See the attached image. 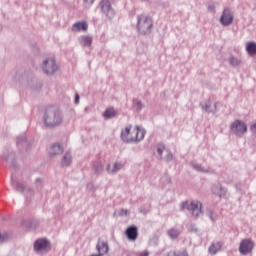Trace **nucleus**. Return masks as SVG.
I'll use <instances>...</instances> for the list:
<instances>
[{"label":"nucleus","instance_id":"nucleus-1","mask_svg":"<svg viewBox=\"0 0 256 256\" xmlns=\"http://www.w3.org/2000/svg\"><path fill=\"white\" fill-rule=\"evenodd\" d=\"M145 130H142L139 126H133L131 124L125 126L120 132V139L123 143H140L145 138Z\"/></svg>","mask_w":256,"mask_h":256},{"label":"nucleus","instance_id":"nucleus-2","mask_svg":"<svg viewBox=\"0 0 256 256\" xmlns=\"http://www.w3.org/2000/svg\"><path fill=\"white\" fill-rule=\"evenodd\" d=\"M136 31L140 36H149L152 34L154 28V21L152 17L145 14L136 16Z\"/></svg>","mask_w":256,"mask_h":256},{"label":"nucleus","instance_id":"nucleus-3","mask_svg":"<svg viewBox=\"0 0 256 256\" xmlns=\"http://www.w3.org/2000/svg\"><path fill=\"white\" fill-rule=\"evenodd\" d=\"M45 127H59L63 123V114L60 110L49 108L43 116Z\"/></svg>","mask_w":256,"mask_h":256},{"label":"nucleus","instance_id":"nucleus-4","mask_svg":"<svg viewBox=\"0 0 256 256\" xmlns=\"http://www.w3.org/2000/svg\"><path fill=\"white\" fill-rule=\"evenodd\" d=\"M202 207H203V204L198 200H193L191 202L184 201L180 205V211L183 212V211L187 210V211L191 212V215L194 218H198L203 214Z\"/></svg>","mask_w":256,"mask_h":256},{"label":"nucleus","instance_id":"nucleus-5","mask_svg":"<svg viewBox=\"0 0 256 256\" xmlns=\"http://www.w3.org/2000/svg\"><path fill=\"white\" fill-rule=\"evenodd\" d=\"M230 131L235 137L242 138L248 133V126L244 121L237 119L231 123Z\"/></svg>","mask_w":256,"mask_h":256},{"label":"nucleus","instance_id":"nucleus-6","mask_svg":"<svg viewBox=\"0 0 256 256\" xmlns=\"http://www.w3.org/2000/svg\"><path fill=\"white\" fill-rule=\"evenodd\" d=\"M51 249V242L47 238L37 239L33 244V250L35 253H48Z\"/></svg>","mask_w":256,"mask_h":256},{"label":"nucleus","instance_id":"nucleus-7","mask_svg":"<svg viewBox=\"0 0 256 256\" xmlns=\"http://www.w3.org/2000/svg\"><path fill=\"white\" fill-rule=\"evenodd\" d=\"M99 8L101 13L105 15L108 19H112L116 15L110 0H101L99 2Z\"/></svg>","mask_w":256,"mask_h":256},{"label":"nucleus","instance_id":"nucleus-8","mask_svg":"<svg viewBox=\"0 0 256 256\" xmlns=\"http://www.w3.org/2000/svg\"><path fill=\"white\" fill-rule=\"evenodd\" d=\"M255 243L252 239L246 238L240 242L239 253L243 256H247L253 252Z\"/></svg>","mask_w":256,"mask_h":256},{"label":"nucleus","instance_id":"nucleus-9","mask_svg":"<svg viewBox=\"0 0 256 256\" xmlns=\"http://www.w3.org/2000/svg\"><path fill=\"white\" fill-rule=\"evenodd\" d=\"M42 70L48 75H53L58 70V65L54 58H48L42 63Z\"/></svg>","mask_w":256,"mask_h":256},{"label":"nucleus","instance_id":"nucleus-10","mask_svg":"<svg viewBox=\"0 0 256 256\" xmlns=\"http://www.w3.org/2000/svg\"><path fill=\"white\" fill-rule=\"evenodd\" d=\"M219 21L223 26L231 25L234 22L233 11L230 8H224Z\"/></svg>","mask_w":256,"mask_h":256},{"label":"nucleus","instance_id":"nucleus-11","mask_svg":"<svg viewBox=\"0 0 256 256\" xmlns=\"http://www.w3.org/2000/svg\"><path fill=\"white\" fill-rule=\"evenodd\" d=\"M125 235L128 241L136 242L139 237L138 227L135 225L129 226L125 230Z\"/></svg>","mask_w":256,"mask_h":256},{"label":"nucleus","instance_id":"nucleus-12","mask_svg":"<svg viewBox=\"0 0 256 256\" xmlns=\"http://www.w3.org/2000/svg\"><path fill=\"white\" fill-rule=\"evenodd\" d=\"M97 254H92L90 256H105L109 253V244L106 241H99L96 244Z\"/></svg>","mask_w":256,"mask_h":256},{"label":"nucleus","instance_id":"nucleus-13","mask_svg":"<svg viewBox=\"0 0 256 256\" xmlns=\"http://www.w3.org/2000/svg\"><path fill=\"white\" fill-rule=\"evenodd\" d=\"M201 108L207 113H216L218 111V103H212L211 99L200 103Z\"/></svg>","mask_w":256,"mask_h":256},{"label":"nucleus","instance_id":"nucleus-14","mask_svg":"<svg viewBox=\"0 0 256 256\" xmlns=\"http://www.w3.org/2000/svg\"><path fill=\"white\" fill-rule=\"evenodd\" d=\"M223 248V242L217 241V242H212L211 245L208 248V253L211 256L217 255L219 252L222 251Z\"/></svg>","mask_w":256,"mask_h":256},{"label":"nucleus","instance_id":"nucleus-15","mask_svg":"<svg viewBox=\"0 0 256 256\" xmlns=\"http://www.w3.org/2000/svg\"><path fill=\"white\" fill-rule=\"evenodd\" d=\"M88 30V23L86 21H79L72 25L71 31L74 33L84 31L86 32Z\"/></svg>","mask_w":256,"mask_h":256},{"label":"nucleus","instance_id":"nucleus-16","mask_svg":"<svg viewBox=\"0 0 256 256\" xmlns=\"http://www.w3.org/2000/svg\"><path fill=\"white\" fill-rule=\"evenodd\" d=\"M124 164L121 162H115L113 165L108 164L106 169L107 173H110L111 175H116L118 171H121L123 169Z\"/></svg>","mask_w":256,"mask_h":256},{"label":"nucleus","instance_id":"nucleus-17","mask_svg":"<svg viewBox=\"0 0 256 256\" xmlns=\"http://www.w3.org/2000/svg\"><path fill=\"white\" fill-rule=\"evenodd\" d=\"M211 191L213 195H217L218 197H222V195H226L227 190L223 188L221 183H216L212 185Z\"/></svg>","mask_w":256,"mask_h":256},{"label":"nucleus","instance_id":"nucleus-18","mask_svg":"<svg viewBox=\"0 0 256 256\" xmlns=\"http://www.w3.org/2000/svg\"><path fill=\"white\" fill-rule=\"evenodd\" d=\"M64 149L60 144H53L49 148V156L56 157V155H62Z\"/></svg>","mask_w":256,"mask_h":256},{"label":"nucleus","instance_id":"nucleus-19","mask_svg":"<svg viewBox=\"0 0 256 256\" xmlns=\"http://www.w3.org/2000/svg\"><path fill=\"white\" fill-rule=\"evenodd\" d=\"M78 41L84 47H91L93 43V38L91 36H80Z\"/></svg>","mask_w":256,"mask_h":256},{"label":"nucleus","instance_id":"nucleus-20","mask_svg":"<svg viewBox=\"0 0 256 256\" xmlns=\"http://www.w3.org/2000/svg\"><path fill=\"white\" fill-rule=\"evenodd\" d=\"M72 163V155L71 152H65V154L62 157L61 165L62 167H69Z\"/></svg>","mask_w":256,"mask_h":256},{"label":"nucleus","instance_id":"nucleus-21","mask_svg":"<svg viewBox=\"0 0 256 256\" xmlns=\"http://www.w3.org/2000/svg\"><path fill=\"white\" fill-rule=\"evenodd\" d=\"M191 167L200 173H214V170L211 168H204L201 164L191 163Z\"/></svg>","mask_w":256,"mask_h":256},{"label":"nucleus","instance_id":"nucleus-22","mask_svg":"<svg viewBox=\"0 0 256 256\" xmlns=\"http://www.w3.org/2000/svg\"><path fill=\"white\" fill-rule=\"evenodd\" d=\"M11 186L13 189H15V191H18L19 193H23L24 191V186L16 181L14 176H11Z\"/></svg>","mask_w":256,"mask_h":256},{"label":"nucleus","instance_id":"nucleus-23","mask_svg":"<svg viewBox=\"0 0 256 256\" xmlns=\"http://www.w3.org/2000/svg\"><path fill=\"white\" fill-rule=\"evenodd\" d=\"M167 235L170 239L176 240L181 235V231L179 229L171 228L167 231Z\"/></svg>","mask_w":256,"mask_h":256},{"label":"nucleus","instance_id":"nucleus-24","mask_svg":"<svg viewBox=\"0 0 256 256\" xmlns=\"http://www.w3.org/2000/svg\"><path fill=\"white\" fill-rule=\"evenodd\" d=\"M246 51L250 56L256 55V43L248 42L246 44Z\"/></svg>","mask_w":256,"mask_h":256},{"label":"nucleus","instance_id":"nucleus-25","mask_svg":"<svg viewBox=\"0 0 256 256\" xmlns=\"http://www.w3.org/2000/svg\"><path fill=\"white\" fill-rule=\"evenodd\" d=\"M116 115H117V112L113 107L107 108L103 113V117L107 119L113 118Z\"/></svg>","mask_w":256,"mask_h":256},{"label":"nucleus","instance_id":"nucleus-26","mask_svg":"<svg viewBox=\"0 0 256 256\" xmlns=\"http://www.w3.org/2000/svg\"><path fill=\"white\" fill-rule=\"evenodd\" d=\"M228 63H229V65H231L233 67H238L242 64V60L235 56H231L228 58Z\"/></svg>","mask_w":256,"mask_h":256},{"label":"nucleus","instance_id":"nucleus-27","mask_svg":"<svg viewBox=\"0 0 256 256\" xmlns=\"http://www.w3.org/2000/svg\"><path fill=\"white\" fill-rule=\"evenodd\" d=\"M26 145H27L26 136L25 135L18 136L16 141V146L20 148V147H26Z\"/></svg>","mask_w":256,"mask_h":256},{"label":"nucleus","instance_id":"nucleus-28","mask_svg":"<svg viewBox=\"0 0 256 256\" xmlns=\"http://www.w3.org/2000/svg\"><path fill=\"white\" fill-rule=\"evenodd\" d=\"M166 256H189V253L187 250L182 251H170L167 253Z\"/></svg>","mask_w":256,"mask_h":256},{"label":"nucleus","instance_id":"nucleus-29","mask_svg":"<svg viewBox=\"0 0 256 256\" xmlns=\"http://www.w3.org/2000/svg\"><path fill=\"white\" fill-rule=\"evenodd\" d=\"M144 104L141 100L133 99V107L136 109V111H141L144 108Z\"/></svg>","mask_w":256,"mask_h":256},{"label":"nucleus","instance_id":"nucleus-30","mask_svg":"<svg viewBox=\"0 0 256 256\" xmlns=\"http://www.w3.org/2000/svg\"><path fill=\"white\" fill-rule=\"evenodd\" d=\"M93 167L96 175H100L103 172V164L101 162L95 163Z\"/></svg>","mask_w":256,"mask_h":256},{"label":"nucleus","instance_id":"nucleus-31","mask_svg":"<svg viewBox=\"0 0 256 256\" xmlns=\"http://www.w3.org/2000/svg\"><path fill=\"white\" fill-rule=\"evenodd\" d=\"M207 216L209 217V219H210L213 223H215V222L217 221V219H218V215H217L216 213H214L213 210H208Z\"/></svg>","mask_w":256,"mask_h":256},{"label":"nucleus","instance_id":"nucleus-32","mask_svg":"<svg viewBox=\"0 0 256 256\" xmlns=\"http://www.w3.org/2000/svg\"><path fill=\"white\" fill-rule=\"evenodd\" d=\"M166 149V146L164 144H157V153L159 157H163V153Z\"/></svg>","mask_w":256,"mask_h":256},{"label":"nucleus","instance_id":"nucleus-33","mask_svg":"<svg viewBox=\"0 0 256 256\" xmlns=\"http://www.w3.org/2000/svg\"><path fill=\"white\" fill-rule=\"evenodd\" d=\"M9 239V235L6 232H0V244L7 242Z\"/></svg>","mask_w":256,"mask_h":256},{"label":"nucleus","instance_id":"nucleus-34","mask_svg":"<svg viewBox=\"0 0 256 256\" xmlns=\"http://www.w3.org/2000/svg\"><path fill=\"white\" fill-rule=\"evenodd\" d=\"M207 9H208V11L211 12V13H216V6H215L214 4H209V5L207 6Z\"/></svg>","mask_w":256,"mask_h":256},{"label":"nucleus","instance_id":"nucleus-35","mask_svg":"<svg viewBox=\"0 0 256 256\" xmlns=\"http://www.w3.org/2000/svg\"><path fill=\"white\" fill-rule=\"evenodd\" d=\"M173 159H174V155L171 152H169L166 155V161H173Z\"/></svg>","mask_w":256,"mask_h":256},{"label":"nucleus","instance_id":"nucleus-36","mask_svg":"<svg viewBox=\"0 0 256 256\" xmlns=\"http://www.w3.org/2000/svg\"><path fill=\"white\" fill-rule=\"evenodd\" d=\"M250 131H251L252 133H255V134H256V123H254V124H252V125L250 126Z\"/></svg>","mask_w":256,"mask_h":256},{"label":"nucleus","instance_id":"nucleus-37","mask_svg":"<svg viewBox=\"0 0 256 256\" xmlns=\"http://www.w3.org/2000/svg\"><path fill=\"white\" fill-rule=\"evenodd\" d=\"M79 101H80V95H79V94H75L74 102H75L76 104H78Z\"/></svg>","mask_w":256,"mask_h":256},{"label":"nucleus","instance_id":"nucleus-38","mask_svg":"<svg viewBox=\"0 0 256 256\" xmlns=\"http://www.w3.org/2000/svg\"><path fill=\"white\" fill-rule=\"evenodd\" d=\"M138 256H149V252H148V251L140 252V253L138 254Z\"/></svg>","mask_w":256,"mask_h":256},{"label":"nucleus","instance_id":"nucleus-39","mask_svg":"<svg viewBox=\"0 0 256 256\" xmlns=\"http://www.w3.org/2000/svg\"><path fill=\"white\" fill-rule=\"evenodd\" d=\"M35 183H36V185H42V179L36 178Z\"/></svg>","mask_w":256,"mask_h":256},{"label":"nucleus","instance_id":"nucleus-40","mask_svg":"<svg viewBox=\"0 0 256 256\" xmlns=\"http://www.w3.org/2000/svg\"><path fill=\"white\" fill-rule=\"evenodd\" d=\"M122 212H123V213H124V215H126V216H127V215H128V213H129V212H128V210H122Z\"/></svg>","mask_w":256,"mask_h":256},{"label":"nucleus","instance_id":"nucleus-41","mask_svg":"<svg viewBox=\"0 0 256 256\" xmlns=\"http://www.w3.org/2000/svg\"><path fill=\"white\" fill-rule=\"evenodd\" d=\"M141 2H149L150 0H140Z\"/></svg>","mask_w":256,"mask_h":256},{"label":"nucleus","instance_id":"nucleus-42","mask_svg":"<svg viewBox=\"0 0 256 256\" xmlns=\"http://www.w3.org/2000/svg\"><path fill=\"white\" fill-rule=\"evenodd\" d=\"M10 158H5L6 161H9Z\"/></svg>","mask_w":256,"mask_h":256},{"label":"nucleus","instance_id":"nucleus-43","mask_svg":"<svg viewBox=\"0 0 256 256\" xmlns=\"http://www.w3.org/2000/svg\"><path fill=\"white\" fill-rule=\"evenodd\" d=\"M12 156H13V154H10V155H9V157H12Z\"/></svg>","mask_w":256,"mask_h":256},{"label":"nucleus","instance_id":"nucleus-44","mask_svg":"<svg viewBox=\"0 0 256 256\" xmlns=\"http://www.w3.org/2000/svg\"><path fill=\"white\" fill-rule=\"evenodd\" d=\"M84 2H87L88 0H83Z\"/></svg>","mask_w":256,"mask_h":256},{"label":"nucleus","instance_id":"nucleus-45","mask_svg":"<svg viewBox=\"0 0 256 256\" xmlns=\"http://www.w3.org/2000/svg\"><path fill=\"white\" fill-rule=\"evenodd\" d=\"M127 256H131V255H127Z\"/></svg>","mask_w":256,"mask_h":256}]
</instances>
